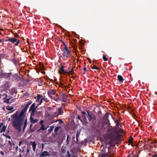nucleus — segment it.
Returning a JSON list of instances; mask_svg holds the SVG:
<instances>
[{
  "instance_id": "f257e3e1",
  "label": "nucleus",
  "mask_w": 157,
  "mask_h": 157,
  "mask_svg": "<svg viewBox=\"0 0 157 157\" xmlns=\"http://www.w3.org/2000/svg\"><path fill=\"white\" fill-rule=\"evenodd\" d=\"M32 103V101H29L25 106L24 108L22 109L18 115L19 111H17L14 114L12 115L11 117L13 118L12 125L15 129L19 131H21V126L23 124L24 119L25 116V113L29 106Z\"/></svg>"
},
{
  "instance_id": "f03ea898",
  "label": "nucleus",
  "mask_w": 157,
  "mask_h": 157,
  "mask_svg": "<svg viewBox=\"0 0 157 157\" xmlns=\"http://www.w3.org/2000/svg\"><path fill=\"white\" fill-rule=\"evenodd\" d=\"M5 75L3 74V76H4V78H5L6 80L8 81L11 80L13 78H15V76L12 75L11 72L9 73H6L5 72Z\"/></svg>"
},
{
  "instance_id": "7ed1b4c3",
  "label": "nucleus",
  "mask_w": 157,
  "mask_h": 157,
  "mask_svg": "<svg viewBox=\"0 0 157 157\" xmlns=\"http://www.w3.org/2000/svg\"><path fill=\"white\" fill-rule=\"evenodd\" d=\"M1 86V88H3L2 90H5L10 87V82L9 81L5 82L4 84Z\"/></svg>"
},
{
  "instance_id": "20e7f679",
  "label": "nucleus",
  "mask_w": 157,
  "mask_h": 157,
  "mask_svg": "<svg viewBox=\"0 0 157 157\" xmlns=\"http://www.w3.org/2000/svg\"><path fill=\"white\" fill-rule=\"evenodd\" d=\"M56 93L55 90H49L48 92V95L51 98H54Z\"/></svg>"
},
{
  "instance_id": "39448f33",
  "label": "nucleus",
  "mask_w": 157,
  "mask_h": 157,
  "mask_svg": "<svg viewBox=\"0 0 157 157\" xmlns=\"http://www.w3.org/2000/svg\"><path fill=\"white\" fill-rule=\"evenodd\" d=\"M10 42L12 44H14L16 46H17L19 43L20 41L13 37H11Z\"/></svg>"
},
{
  "instance_id": "423d86ee",
  "label": "nucleus",
  "mask_w": 157,
  "mask_h": 157,
  "mask_svg": "<svg viewBox=\"0 0 157 157\" xmlns=\"http://www.w3.org/2000/svg\"><path fill=\"white\" fill-rule=\"evenodd\" d=\"M93 129L98 132L100 131L101 128L100 127V123H97Z\"/></svg>"
},
{
  "instance_id": "0eeeda50",
  "label": "nucleus",
  "mask_w": 157,
  "mask_h": 157,
  "mask_svg": "<svg viewBox=\"0 0 157 157\" xmlns=\"http://www.w3.org/2000/svg\"><path fill=\"white\" fill-rule=\"evenodd\" d=\"M62 51L66 54L67 53V55L71 54L70 50L68 49L66 44H64V48L63 50Z\"/></svg>"
},
{
  "instance_id": "6e6552de",
  "label": "nucleus",
  "mask_w": 157,
  "mask_h": 157,
  "mask_svg": "<svg viewBox=\"0 0 157 157\" xmlns=\"http://www.w3.org/2000/svg\"><path fill=\"white\" fill-rule=\"evenodd\" d=\"M49 152L47 151H45L41 153L40 156V157H46L47 156H50V155Z\"/></svg>"
},
{
  "instance_id": "1a4fd4ad",
  "label": "nucleus",
  "mask_w": 157,
  "mask_h": 157,
  "mask_svg": "<svg viewBox=\"0 0 157 157\" xmlns=\"http://www.w3.org/2000/svg\"><path fill=\"white\" fill-rule=\"evenodd\" d=\"M6 92L4 90L0 93V98H7V95L6 94Z\"/></svg>"
},
{
  "instance_id": "9d476101",
  "label": "nucleus",
  "mask_w": 157,
  "mask_h": 157,
  "mask_svg": "<svg viewBox=\"0 0 157 157\" xmlns=\"http://www.w3.org/2000/svg\"><path fill=\"white\" fill-rule=\"evenodd\" d=\"M34 115V114H33L32 113H31V115L30 117V121L33 124L36 122L38 121V119H35V120H34L33 118L32 117Z\"/></svg>"
},
{
  "instance_id": "9b49d317",
  "label": "nucleus",
  "mask_w": 157,
  "mask_h": 157,
  "mask_svg": "<svg viewBox=\"0 0 157 157\" xmlns=\"http://www.w3.org/2000/svg\"><path fill=\"white\" fill-rule=\"evenodd\" d=\"M65 67L64 66L62 65L61 67L60 68L59 70V73L60 74H62V73H64L65 74V72H67L66 71H65L64 68Z\"/></svg>"
},
{
  "instance_id": "f8f14e48",
  "label": "nucleus",
  "mask_w": 157,
  "mask_h": 157,
  "mask_svg": "<svg viewBox=\"0 0 157 157\" xmlns=\"http://www.w3.org/2000/svg\"><path fill=\"white\" fill-rule=\"evenodd\" d=\"M30 144L32 145V147H33V150L34 151H35L36 150V144L35 142L34 141L33 142L32 141H30Z\"/></svg>"
},
{
  "instance_id": "ddd939ff",
  "label": "nucleus",
  "mask_w": 157,
  "mask_h": 157,
  "mask_svg": "<svg viewBox=\"0 0 157 157\" xmlns=\"http://www.w3.org/2000/svg\"><path fill=\"white\" fill-rule=\"evenodd\" d=\"M108 152H106L105 154H101L100 153L99 155V157H107L109 155V148H108Z\"/></svg>"
},
{
  "instance_id": "4468645a",
  "label": "nucleus",
  "mask_w": 157,
  "mask_h": 157,
  "mask_svg": "<svg viewBox=\"0 0 157 157\" xmlns=\"http://www.w3.org/2000/svg\"><path fill=\"white\" fill-rule=\"evenodd\" d=\"M35 104L33 103L31 106V107L30 108L29 110H31L32 109H33L32 112L33 114H34L33 113L35 111L36 109L35 108Z\"/></svg>"
},
{
  "instance_id": "2eb2a0df",
  "label": "nucleus",
  "mask_w": 157,
  "mask_h": 157,
  "mask_svg": "<svg viewBox=\"0 0 157 157\" xmlns=\"http://www.w3.org/2000/svg\"><path fill=\"white\" fill-rule=\"evenodd\" d=\"M117 78L118 80L121 83H122L124 80V79L123 78L122 76L121 75H118Z\"/></svg>"
},
{
  "instance_id": "dca6fc26",
  "label": "nucleus",
  "mask_w": 157,
  "mask_h": 157,
  "mask_svg": "<svg viewBox=\"0 0 157 157\" xmlns=\"http://www.w3.org/2000/svg\"><path fill=\"white\" fill-rule=\"evenodd\" d=\"M62 54L63 55V58L65 60H66L67 59H68V56L71 55V54L67 55V53H66V54L63 53Z\"/></svg>"
},
{
  "instance_id": "f3484780",
  "label": "nucleus",
  "mask_w": 157,
  "mask_h": 157,
  "mask_svg": "<svg viewBox=\"0 0 157 157\" xmlns=\"http://www.w3.org/2000/svg\"><path fill=\"white\" fill-rule=\"evenodd\" d=\"M47 128V127L45 128L44 127V124L41 125V127L39 129H38L37 130V132H39L40 130H42V131H44L45 130H46Z\"/></svg>"
},
{
  "instance_id": "a211bd4d",
  "label": "nucleus",
  "mask_w": 157,
  "mask_h": 157,
  "mask_svg": "<svg viewBox=\"0 0 157 157\" xmlns=\"http://www.w3.org/2000/svg\"><path fill=\"white\" fill-rule=\"evenodd\" d=\"M39 127V125L38 124H36L35 125V126L34 127V128L31 130V132H33L34 131L37 130L38 129Z\"/></svg>"
},
{
  "instance_id": "6ab92c4d",
  "label": "nucleus",
  "mask_w": 157,
  "mask_h": 157,
  "mask_svg": "<svg viewBox=\"0 0 157 157\" xmlns=\"http://www.w3.org/2000/svg\"><path fill=\"white\" fill-rule=\"evenodd\" d=\"M27 121H28L27 119V118H26L25 121L24 125V126H23V131H24L25 130V129L27 125L28 124Z\"/></svg>"
},
{
  "instance_id": "aec40b11",
  "label": "nucleus",
  "mask_w": 157,
  "mask_h": 157,
  "mask_svg": "<svg viewBox=\"0 0 157 157\" xmlns=\"http://www.w3.org/2000/svg\"><path fill=\"white\" fill-rule=\"evenodd\" d=\"M5 72L2 69H0V78H4V76H3V74L5 75Z\"/></svg>"
},
{
  "instance_id": "412c9836",
  "label": "nucleus",
  "mask_w": 157,
  "mask_h": 157,
  "mask_svg": "<svg viewBox=\"0 0 157 157\" xmlns=\"http://www.w3.org/2000/svg\"><path fill=\"white\" fill-rule=\"evenodd\" d=\"M11 95H14V94H15V95L17 93V91L16 90L15 88H13L11 90Z\"/></svg>"
},
{
  "instance_id": "4be33fe9",
  "label": "nucleus",
  "mask_w": 157,
  "mask_h": 157,
  "mask_svg": "<svg viewBox=\"0 0 157 157\" xmlns=\"http://www.w3.org/2000/svg\"><path fill=\"white\" fill-rule=\"evenodd\" d=\"M71 70L69 71H67V72H65L66 74H71L73 75L75 74L74 72L73 71V68H70Z\"/></svg>"
},
{
  "instance_id": "5701e85b",
  "label": "nucleus",
  "mask_w": 157,
  "mask_h": 157,
  "mask_svg": "<svg viewBox=\"0 0 157 157\" xmlns=\"http://www.w3.org/2000/svg\"><path fill=\"white\" fill-rule=\"evenodd\" d=\"M7 126H6L5 125H4L2 127V128L1 130V132L2 133V132H4L5 131Z\"/></svg>"
},
{
  "instance_id": "b1692460",
  "label": "nucleus",
  "mask_w": 157,
  "mask_h": 157,
  "mask_svg": "<svg viewBox=\"0 0 157 157\" xmlns=\"http://www.w3.org/2000/svg\"><path fill=\"white\" fill-rule=\"evenodd\" d=\"M13 109V106H10L9 105L7 106L6 107V109L7 110L11 111Z\"/></svg>"
},
{
  "instance_id": "393cba45",
  "label": "nucleus",
  "mask_w": 157,
  "mask_h": 157,
  "mask_svg": "<svg viewBox=\"0 0 157 157\" xmlns=\"http://www.w3.org/2000/svg\"><path fill=\"white\" fill-rule=\"evenodd\" d=\"M11 37H6V39L3 40L5 41H10Z\"/></svg>"
},
{
  "instance_id": "a878e982",
  "label": "nucleus",
  "mask_w": 157,
  "mask_h": 157,
  "mask_svg": "<svg viewBox=\"0 0 157 157\" xmlns=\"http://www.w3.org/2000/svg\"><path fill=\"white\" fill-rule=\"evenodd\" d=\"M25 85L23 82H21L19 83L18 84V86L20 87H22L24 86Z\"/></svg>"
},
{
  "instance_id": "bb28decb",
  "label": "nucleus",
  "mask_w": 157,
  "mask_h": 157,
  "mask_svg": "<svg viewBox=\"0 0 157 157\" xmlns=\"http://www.w3.org/2000/svg\"><path fill=\"white\" fill-rule=\"evenodd\" d=\"M117 129H118V133L121 134H122L123 133V129H121L120 128H117Z\"/></svg>"
},
{
  "instance_id": "cd10ccee",
  "label": "nucleus",
  "mask_w": 157,
  "mask_h": 157,
  "mask_svg": "<svg viewBox=\"0 0 157 157\" xmlns=\"http://www.w3.org/2000/svg\"><path fill=\"white\" fill-rule=\"evenodd\" d=\"M91 68L93 69H97V70H98L99 69V67H97L95 65H94L93 66H91Z\"/></svg>"
},
{
  "instance_id": "c85d7f7f",
  "label": "nucleus",
  "mask_w": 157,
  "mask_h": 157,
  "mask_svg": "<svg viewBox=\"0 0 157 157\" xmlns=\"http://www.w3.org/2000/svg\"><path fill=\"white\" fill-rule=\"evenodd\" d=\"M80 134V132H79L78 131H77V132L76 135V138L77 142L78 141V137Z\"/></svg>"
},
{
  "instance_id": "c756f323",
  "label": "nucleus",
  "mask_w": 157,
  "mask_h": 157,
  "mask_svg": "<svg viewBox=\"0 0 157 157\" xmlns=\"http://www.w3.org/2000/svg\"><path fill=\"white\" fill-rule=\"evenodd\" d=\"M70 139L71 138H70L69 135H67V144H69V142L70 140Z\"/></svg>"
},
{
  "instance_id": "7c9ffc66",
  "label": "nucleus",
  "mask_w": 157,
  "mask_h": 157,
  "mask_svg": "<svg viewBox=\"0 0 157 157\" xmlns=\"http://www.w3.org/2000/svg\"><path fill=\"white\" fill-rule=\"evenodd\" d=\"M97 124H96V122L95 121H94L93 120V123L91 125L92 127V128H93Z\"/></svg>"
},
{
  "instance_id": "2f4dec72",
  "label": "nucleus",
  "mask_w": 157,
  "mask_h": 157,
  "mask_svg": "<svg viewBox=\"0 0 157 157\" xmlns=\"http://www.w3.org/2000/svg\"><path fill=\"white\" fill-rule=\"evenodd\" d=\"M10 99H6V100H4L3 102L5 103H7L8 104H10V103L9 102L10 100Z\"/></svg>"
},
{
  "instance_id": "473e14b6",
  "label": "nucleus",
  "mask_w": 157,
  "mask_h": 157,
  "mask_svg": "<svg viewBox=\"0 0 157 157\" xmlns=\"http://www.w3.org/2000/svg\"><path fill=\"white\" fill-rule=\"evenodd\" d=\"M87 142V140L85 139L84 141H82L81 142V144L82 145H84V144H86Z\"/></svg>"
},
{
  "instance_id": "72a5a7b5",
  "label": "nucleus",
  "mask_w": 157,
  "mask_h": 157,
  "mask_svg": "<svg viewBox=\"0 0 157 157\" xmlns=\"http://www.w3.org/2000/svg\"><path fill=\"white\" fill-rule=\"evenodd\" d=\"M62 112V108H59L58 109V115L61 114Z\"/></svg>"
},
{
  "instance_id": "f704fd0d",
  "label": "nucleus",
  "mask_w": 157,
  "mask_h": 157,
  "mask_svg": "<svg viewBox=\"0 0 157 157\" xmlns=\"http://www.w3.org/2000/svg\"><path fill=\"white\" fill-rule=\"evenodd\" d=\"M67 154L68 155V157H78L77 156H74L73 155L71 156L70 154L69 153V151H68L67 152Z\"/></svg>"
},
{
  "instance_id": "c9c22d12",
  "label": "nucleus",
  "mask_w": 157,
  "mask_h": 157,
  "mask_svg": "<svg viewBox=\"0 0 157 157\" xmlns=\"http://www.w3.org/2000/svg\"><path fill=\"white\" fill-rule=\"evenodd\" d=\"M24 97H29V94H28V93H25L24 94Z\"/></svg>"
},
{
  "instance_id": "e433bc0d",
  "label": "nucleus",
  "mask_w": 157,
  "mask_h": 157,
  "mask_svg": "<svg viewBox=\"0 0 157 157\" xmlns=\"http://www.w3.org/2000/svg\"><path fill=\"white\" fill-rule=\"evenodd\" d=\"M103 59L104 61H107L108 60V58L106 57L105 55H103Z\"/></svg>"
},
{
  "instance_id": "4c0bfd02",
  "label": "nucleus",
  "mask_w": 157,
  "mask_h": 157,
  "mask_svg": "<svg viewBox=\"0 0 157 157\" xmlns=\"http://www.w3.org/2000/svg\"><path fill=\"white\" fill-rule=\"evenodd\" d=\"M42 100H44V101H46L47 102H48V100L47 99H44V98L41 99V100L40 101V104H41V103L42 102Z\"/></svg>"
},
{
  "instance_id": "58836bf2",
  "label": "nucleus",
  "mask_w": 157,
  "mask_h": 157,
  "mask_svg": "<svg viewBox=\"0 0 157 157\" xmlns=\"http://www.w3.org/2000/svg\"><path fill=\"white\" fill-rule=\"evenodd\" d=\"M115 122H116V126L117 128H118L119 127V122L117 120Z\"/></svg>"
},
{
  "instance_id": "ea45409f",
  "label": "nucleus",
  "mask_w": 157,
  "mask_h": 157,
  "mask_svg": "<svg viewBox=\"0 0 157 157\" xmlns=\"http://www.w3.org/2000/svg\"><path fill=\"white\" fill-rule=\"evenodd\" d=\"M60 127H56L55 129V132H56L57 131L59 130V128H60Z\"/></svg>"
},
{
  "instance_id": "a19ab883",
  "label": "nucleus",
  "mask_w": 157,
  "mask_h": 157,
  "mask_svg": "<svg viewBox=\"0 0 157 157\" xmlns=\"http://www.w3.org/2000/svg\"><path fill=\"white\" fill-rule=\"evenodd\" d=\"M37 98H45L42 95L39 94H38L37 95Z\"/></svg>"
},
{
  "instance_id": "79ce46f5",
  "label": "nucleus",
  "mask_w": 157,
  "mask_h": 157,
  "mask_svg": "<svg viewBox=\"0 0 157 157\" xmlns=\"http://www.w3.org/2000/svg\"><path fill=\"white\" fill-rule=\"evenodd\" d=\"M8 143L11 146H12V145L15 146V144L13 143H11L10 140L8 141Z\"/></svg>"
},
{
  "instance_id": "37998d69",
  "label": "nucleus",
  "mask_w": 157,
  "mask_h": 157,
  "mask_svg": "<svg viewBox=\"0 0 157 157\" xmlns=\"http://www.w3.org/2000/svg\"><path fill=\"white\" fill-rule=\"evenodd\" d=\"M57 121H59V123L60 124H62L63 123V122L61 119H59Z\"/></svg>"
},
{
  "instance_id": "c03bdc74",
  "label": "nucleus",
  "mask_w": 157,
  "mask_h": 157,
  "mask_svg": "<svg viewBox=\"0 0 157 157\" xmlns=\"http://www.w3.org/2000/svg\"><path fill=\"white\" fill-rule=\"evenodd\" d=\"M87 113H88L87 116H88L89 117V118H92V115L91 114H90L88 112H87Z\"/></svg>"
},
{
  "instance_id": "a18cd8bd",
  "label": "nucleus",
  "mask_w": 157,
  "mask_h": 157,
  "mask_svg": "<svg viewBox=\"0 0 157 157\" xmlns=\"http://www.w3.org/2000/svg\"><path fill=\"white\" fill-rule=\"evenodd\" d=\"M146 101H147V102H148V104L150 103V102H149L148 101H150V100H149V99H144Z\"/></svg>"
},
{
  "instance_id": "49530a36",
  "label": "nucleus",
  "mask_w": 157,
  "mask_h": 157,
  "mask_svg": "<svg viewBox=\"0 0 157 157\" xmlns=\"http://www.w3.org/2000/svg\"><path fill=\"white\" fill-rule=\"evenodd\" d=\"M44 122V121L43 120H41V121H40V124L41 125H42V124H43V123Z\"/></svg>"
},
{
  "instance_id": "de8ad7c7",
  "label": "nucleus",
  "mask_w": 157,
  "mask_h": 157,
  "mask_svg": "<svg viewBox=\"0 0 157 157\" xmlns=\"http://www.w3.org/2000/svg\"><path fill=\"white\" fill-rule=\"evenodd\" d=\"M78 119L80 120L81 122H82V120L81 119L79 115L78 116Z\"/></svg>"
},
{
  "instance_id": "09e8293b",
  "label": "nucleus",
  "mask_w": 157,
  "mask_h": 157,
  "mask_svg": "<svg viewBox=\"0 0 157 157\" xmlns=\"http://www.w3.org/2000/svg\"><path fill=\"white\" fill-rule=\"evenodd\" d=\"M6 138H8L9 139H11V136L9 135H6Z\"/></svg>"
},
{
  "instance_id": "8fccbe9b",
  "label": "nucleus",
  "mask_w": 157,
  "mask_h": 157,
  "mask_svg": "<svg viewBox=\"0 0 157 157\" xmlns=\"http://www.w3.org/2000/svg\"><path fill=\"white\" fill-rule=\"evenodd\" d=\"M59 85L60 86H63L64 84L60 82L59 84Z\"/></svg>"
},
{
  "instance_id": "3c124183",
  "label": "nucleus",
  "mask_w": 157,
  "mask_h": 157,
  "mask_svg": "<svg viewBox=\"0 0 157 157\" xmlns=\"http://www.w3.org/2000/svg\"><path fill=\"white\" fill-rule=\"evenodd\" d=\"M19 150H20V152L21 151L22 152H25L24 149H22V150H21V149H20V148H19Z\"/></svg>"
},
{
  "instance_id": "603ef678",
  "label": "nucleus",
  "mask_w": 157,
  "mask_h": 157,
  "mask_svg": "<svg viewBox=\"0 0 157 157\" xmlns=\"http://www.w3.org/2000/svg\"><path fill=\"white\" fill-rule=\"evenodd\" d=\"M22 143H23V142L22 141H20L19 142V146H21V144H22Z\"/></svg>"
},
{
  "instance_id": "864d4df0",
  "label": "nucleus",
  "mask_w": 157,
  "mask_h": 157,
  "mask_svg": "<svg viewBox=\"0 0 157 157\" xmlns=\"http://www.w3.org/2000/svg\"><path fill=\"white\" fill-rule=\"evenodd\" d=\"M1 56L0 55V67H1Z\"/></svg>"
},
{
  "instance_id": "5fc2aeb1",
  "label": "nucleus",
  "mask_w": 157,
  "mask_h": 157,
  "mask_svg": "<svg viewBox=\"0 0 157 157\" xmlns=\"http://www.w3.org/2000/svg\"><path fill=\"white\" fill-rule=\"evenodd\" d=\"M53 128H51L49 130V132H51L52 131H53Z\"/></svg>"
},
{
  "instance_id": "6e6d98bb",
  "label": "nucleus",
  "mask_w": 157,
  "mask_h": 157,
  "mask_svg": "<svg viewBox=\"0 0 157 157\" xmlns=\"http://www.w3.org/2000/svg\"><path fill=\"white\" fill-rule=\"evenodd\" d=\"M3 123H0V128H1V127L3 125Z\"/></svg>"
},
{
  "instance_id": "4d7b16f0",
  "label": "nucleus",
  "mask_w": 157,
  "mask_h": 157,
  "mask_svg": "<svg viewBox=\"0 0 157 157\" xmlns=\"http://www.w3.org/2000/svg\"><path fill=\"white\" fill-rule=\"evenodd\" d=\"M82 113L84 114H86L87 115V114L85 112H82Z\"/></svg>"
},
{
  "instance_id": "13d9d810",
  "label": "nucleus",
  "mask_w": 157,
  "mask_h": 157,
  "mask_svg": "<svg viewBox=\"0 0 157 157\" xmlns=\"http://www.w3.org/2000/svg\"><path fill=\"white\" fill-rule=\"evenodd\" d=\"M70 68H71V67L68 68H67L68 70L66 69V71H70L71 70L70 69Z\"/></svg>"
},
{
  "instance_id": "bf43d9fd",
  "label": "nucleus",
  "mask_w": 157,
  "mask_h": 157,
  "mask_svg": "<svg viewBox=\"0 0 157 157\" xmlns=\"http://www.w3.org/2000/svg\"><path fill=\"white\" fill-rule=\"evenodd\" d=\"M32 123L31 124L30 126V130L32 129L31 128H32Z\"/></svg>"
},
{
  "instance_id": "052dcab7",
  "label": "nucleus",
  "mask_w": 157,
  "mask_h": 157,
  "mask_svg": "<svg viewBox=\"0 0 157 157\" xmlns=\"http://www.w3.org/2000/svg\"><path fill=\"white\" fill-rule=\"evenodd\" d=\"M101 151L103 152H105V149L103 148L102 149V150Z\"/></svg>"
},
{
  "instance_id": "680f3d73",
  "label": "nucleus",
  "mask_w": 157,
  "mask_h": 157,
  "mask_svg": "<svg viewBox=\"0 0 157 157\" xmlns=\"http://www.w3.org/2000/svg\"><path fill=\"white\" fill-rule=\"evenodd\" d=\"M154 101H155V102L153 103V104L154 105L157 104L156 103V101H157V100H154Z\"/></svg>"
},
{
  "instance_id": "e2e57ef3",
  "label": "nucleus",
  "mask_w": 157,
  "mask_h": 157,
  "mask_svg": "<svg viewBox=\"0 0 157 157\" xmlns=\"http://www.w3.org/2000/svg\"><path fill=\"white\" fill-rule=\"evenodd\" d=\"M83 70L84 71H86V67H84L83 68Z\"/></svg>"
},
{
  "instance_id": "0e129e2a",
  "label": "nucleus",
  "mask_w": 157,
  "mask_h": 157,
  "mask_svg": "<svg viewBox=\"0 0 157 157\" xmlns=\"http://www.w3.org/2000/svg\"><path fill=\"white\" fill-rule=\"evenodd\" d=\"M152 157H157V154H155Z\"/></svg>"
},
{
  "instance_id": "69168bd1",
  "label": "nucleus",
  "mask_w": 157,
  "mask_h": 157,
  "mask_svg": "<svg viewBox=\"0 0 157 157\" xmlns=\"http://www.w3.org/2000/svg\"><path fill=\"white\" fill-rule=\"evenodd\" d=\"M0 153H1V154L2 155H4V152H3V151H1L0 152Z\"/></svg>"
},
{
  "instance_id": "338daca9",
  "label": "nucleus",
  "mask_w": 157,
  "mask_h": 157,
  "mask_svg": "<svg viewBox=\"0 0 157 157\" xmlns=\"http://www.w3.org/2000/svg\"><path fill=\"white\" fill-rule=\"evenodd\" d=\"M29 151H30V150L28 148H27V152L28 153H29Z\"/></svg>"
},
{
  "instance_id": "774afa93",
  "label": "nucleus",
  "mask_w": 157,
  "mask_h": 157,
  "mask_svg": "<svg viewBox=\"0 0 157 157\" xmlns=\"http://www.w3.org/2000/svg\"><path fill=\"white\" fill-rule=\"evenodd\" d=\"M15 36L16 37H18L19 36V35H18L17 34L15 35Z\"/></svg>"
}]
</instances>
